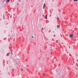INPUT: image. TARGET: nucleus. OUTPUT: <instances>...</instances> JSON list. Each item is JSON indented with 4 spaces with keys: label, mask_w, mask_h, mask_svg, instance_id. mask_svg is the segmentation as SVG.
I'll use <instances>...</instances> for the list:
<instances>
[{
    "label": "nucleus",
    "mask_w": 78,
    "mask_h": 78,
    "mask_svg": "<svg viewBox=\"0 0 78 78\" xmlns=\"http://www.w3.org/2000/svg\"><path fill=\"white\" fill-rule=\"evenodd\" d=\"M56 18L57 20H59V18H58V17H57Z\"/></svg>",
    "instance_id": "39448f33"
},
{
    "label": "nucleus",
    "mask_w": 78,
    "mask_h": 78,
    "mask_svg": "<svg viewBox=\"0 0 78 78\" xmlns=\"http://www.w3.org/2000/svg\"><path fill=\"white\" fill-rule=\"evenodd\" d=\"M47 40H48V39L47 38Z\"/></svg>",
    "instance_id": "6ab92c4d"
},
{
    "label": "nucleus",
    "mask_w": 78,
    "mask_h": 78,
    "mask_svg": "<svg viewBox=\"0 0 78 78\" xmlns=\"http://www.w3.org/2000/svg\"><path fill=\"white\" fill-rule=\"evenodd\" d=\"M5 1H6V0H5L4 1V2H5Z\"/></svg>",
    "instance_id": "a211bd4d"
},
{
    "label": "nucleus",
    "mask_w": 78,
    "mask_h": 78,
    "mask_svg": "<svg viewBox=\"0 0 78 78\" xmlns=\"http://www.w3.org/2000/svg\"><path fill=\"white\" fill-rule=\"evenodd\" d=\"M42 29L43 30H44V28H42Z\"/></svg>",
    "instance_id": "2eb2a0df"
},
{
    "label": "nucleus",
    "mask_w": 78,
    "mask_h": 78,
    "mask_svg": "<svg viewBox=\"0 0 78 78\" xmlns=\"http://www.w3.org/2000/svg\"><path fill=\"white\" fill-rule=\"evenodd\" d=\"M45 3H44V4L43 6H45Z\"/></svg>",
    "instance_id": "9d476101"
},
{
    "label": "nucleus",
    "mask_w": 78,
    "mask_h": 78,
    "mask_svg": "<svg viewBox=\"0 0 78 78\" xmlns=\"http://www.w3.org/2000/svg\"><path fill=\"white\" fill-rule=\"evenodd\" d=\"M43 76H45V74H44V73H43Z\"/></svg>",
    "instance_id": "1a4fd4ad"
},
{
    "label": "nucleus",
    "mask_w": 78,
    "mask_h": 78,
    "mask_svg": "<svg viewBox=\"0 0 78 78\" xmlns=\"http://www.w3.org/2000/svg\"><path fill=\"white\" fill-rule=\"evenodd\" d=\"M74 1H75L76 2H77V0H73Z\"/></svg>",
    "instance_id": "f8f14e48"
},
{
    "label": "nucleus",
    "mask_w": 78,
    "mask_h": 78,
    "mask_svg": "<svg viewBox=\"0 0 78 78\" xmlns=\"http://www.w3.org/2000/svg\"><path fill=\"white\" fill-rule=\"evenodd\" d=\"M17 5H18V4H17Z\"/></svg>",
    "instance_id": "aec40b11"
},
{
    "label": "nucleus",
    "mask_w": 78,
    "mask_h": 78,
    "mask_svg": "<svg viewBox=\"0 0 78 78\" xmlns=\"http://www.w3.org/2000/svg\"><path fill=\"white\" fill-rule=\"evenodd\" d=\"M55 36V35H54V36Z\"/></svg>",
    "instance_id": "f3484780"
},
{
    "label": "nucleus",
    "mask_w": 78,
    "mask_h": 78,
    "mask_svg": "<svg viewBox=\"0 0 78 78\" xmlns=\"http://www.w3.org/2000/svg\"><path fill=\"white\" fill-rule=\"evenodd\" d=\"M32 38H33V37H33V36H32Z\"/></svg>",
    "instance_id": "dca6fc26"
},
{
    "label": "nucleus",
    "mask_w": 78,
    "mask_h": 78,
    "mask_svg": "<svg viewBox=\"0 0 78 78\" xmlns=\"http://www.w3.org/2000/svg\"><path fill=\"white\" fill-rule=\"evenodd\" d=\"M69 37H73V35L72 34H71L70 36H69Z\"/></svg>",
    "instance_id": "f03ea898"
},
{
    "label": "nucleus",
    "mask_w": 78,
    "mask_h": 78,
    "mask_svg": "<svg viewBox=\"0 0 78 78\" xmlns=\"http://www.w3.org/2000/svg\"><path fill=\"white\" fill-rule=\"evenodd\" d=\"M10 1V0H7L6 1V2H9Z\"/></svg>",
    "instance_id": "20e7f679"
},
{
    "label": "nucleus",
    "mask_w": 78,
    "mask_h": 78,
    "mask_svg": "<svg viewBox=\"0 0 78 78\" xmlns=\"http://www.w3.org/2000/svg\"><path fill=\"white\" fill-rule=\"evenodd\" d=\"M77 61H78V59L76 60Z\"/></svg>",
    "instance_id": "4468645a"
},
{
    "label": "nucleus",
    "mask_w": 78,
    "mask_h": 78,
    "mask_svg": "<svg viewBox=\"0 0 78 78\" xmlns=\"http://www.w3.org/2000/svg\"><path fill=\"white\" fill-rule=\"evenodd\" d=\"M45 19H47V15H45Z\"/></svg>",
    "instance_id": "7ed1b4c3"
},
{
    "label": "nucleus",
    "mask_w": 78,
    "mask_h": 78,
    "mask_svg": "<svg viewBox=\"0 0 78 78\" xmlns=\"http://www.w3.org/2000/svg\"><path fill=\"white\" fill-rule=\"evenodd\" d=\"M44 8H45V6H43V9H44Z\"/></svg>",
    "instance_id": "9b49d317"
},
{
    "label": "nucleus",
    "mask_w": 78,
    "mask_h": 78,
    "mask_svg": "<svg viewBox=\"0 0 78 78\" xmlns=\"http://www.w3.org/2000/svg\"><path fill=\"white\" fill-rule=\"evenodd\" d=\"M57 73L58 75H62V71L61 70H59L57 72Z\"/></svg>",
    "instance_id": "f257e3e1"
},
{
    "label": "nucleus",
    "mask_w": 78,
    "mask_h": 78,
    "mask_svg": "<svg viewBox=\"0 0 78 78\" xmlns=\"http://www.w3.org/2000/svg\"><path fill=\"white\" fill-rule=\"evenodd\" d=\"M57 28H59V25H57Z\"/></svg>",
    "instance_id": "6e6552de"
},
{
    "label": "nucleus",
    "mask_w": 78,
    "mask_h": 78,
    "mask_svg": "<svg viewBox=\"0 0 78 78\" xmlns=\"http://www.w3.org/2000/svg\"><path fill=\"white\" fill-rule=\"evenodd\" d=\"M3 19H5V15L3 16Z\"/></svg>",
    "instance_id": "0eeeda50"
},
{
    "label": "nucleus",
    "mask_w": 78,
    "mask_h": 78,
    "mask_svg": "<svg viewBox=\"0 0 78 78\" xmlns=\"http://www.w3.org/2000/svg\"><path fill=\"white\" fill-rule=\"evenodd\" d=\"M9 53H8L6 55L7 56H9Z\"/></svg>",
    "instance_id": "423d86ee"
},
{
    "label": "nucleus",
    "mask_w": 78,
    "mask_h": 78,
    "mask_svg": "<svg viewBox=\"0 0 78 78\" xmlns=\"http://www.w3.org/2000/svg\"><path fill=\"white\" fill-rule=\"evenodd\" d=\"M19 2H20V0H19Z\"/></svg>",
    "instance_id": "ddd939ff"
}]
</instances>
